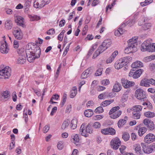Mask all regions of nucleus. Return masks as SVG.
Listing matches in <instances>:
<instances>
[{
  "instance_id": "nucleus-1",
  "label": "nucleus",
  "mask_w": 155,
  "mask_h": 155,
  "mask_svg": "<svg viewBox=\"0 0 155 155\" xmlns=\"http://www.w3.org/2000/svg\"><path fill=\"white\" fill-rule=\"evenodd\" d=\"M26 54L28 61L32 62L35 58L40 56L41 50L40 48L34 43H29L26 50Z\"/></svg>"
},
{
  "instance_id": "nucleus-2",
  "label": "nucleus",
  "mask_w": 155,
  "mask_h": 155,
  "mask_svg": "<svg viewBox=\"0 0 155 155\" xmlns=\"http://www.w3.org/2000/svg\"><path fill=\"white\" fill-rule=\"evenodd\" d=\"M137 38L134 37L128 41V46L124 50L125 53L128 54L131 52L133 53L137 51Z\"/></svg>"
},
{
  "instance_id": "nucleus-3",
  "label": "nucleus",
  "mask_w": 155,
  "mask_h": 155,
  "mask_svg": "<svg viewBox=\"0 0 155 155\" xmlns=\"http://www.w3.org/2000/svg\"><path fill=\"white\" fill-rule=\"evenodd\" d=\"M111 44V42L110 39L105 40L102 43L101 45L99 47L97 50L101 53L110 47Z\"/></svg>"
},
{
  "instance_id": "nucleus-4",
  "label": "nucleus",
  "mask_w": 155,
  "mask_h": 155,
  "mask_svg": "<svg viewBox=\"0 0 155 155\" xmlns=\"http://www.w3.org/2000/svg\"><path fill=\"white\" fill-rule=\"evenodd\" d=\"M50 1V0H35L34 2V6L36 8H42L49 3Z\"/></svg>"
},
{
  "instance_id": "nucleus-5",
  "label": "nucleus",
  "mask_w": 155,
  "mask_h": 155,
  "mask_svg": "<svg viewBox=\"0 0 155 155\" xmlns=\"http://www.w3.org/2000/svg\"><path fill=\"white\" fill-rule=\"evenodd\" d=\"M11 70L8 67H6L0 71V76H4V78H8L11 75Z\"/></svg>"
},
{
  "instance_id": "nucleus-6",
  "label": "nucleus",
  "mask_w": 155,
  "mask_h": 155,
  "mask_svg": "<svg viewBox=\"0 0 155 155\" xmlns=\"http://www.w3.org/2000/svg\"><path fill=\"white\" fill-rule=\"evenodd\" d=\"M135 96L138 99L141 100L146 98L145 92L143 89H138L135 91Z\"/></svg>"
},
{
  "instance_id": "nucleus-7",
  "label": "nucleus",
  "mask_w": 155,
  "mask_h": 155,
  "mask_svg": "<svg viewBox=\"0 0 155 155\" xmlns=\"http://www.w3.org/2000/svg\"><path fill=\"white\" fill-rule=\"evenodd\" d=\"M143 71L141 69H138L136 71L134 70H131L129 74V76L133 77L134 78H137L140 77Z\"/></svg>"
},
{
  "instance_id": "nucleus-8",
  "label": "nucleus",
  "mask_w": 155,
  "mask_h": 155,
  "mask_svg": "<svg viewBox=\"0 0 155 155\" xmlns=\"http://www.w3.org/2000/svg\"><path fill=\"white\" fill-rule=\"evenodd\" d=\"M110 143L112 147L114 149L117 150L121 145V143L119 138L115 137L111 140Z\"/></svg>"
},
{
  "instance_id": "nucleus-9",
  "label": "nucleus",
  "mask_w": 155,
  "mask_h": 155,
  "mask_svg": "<svg viewBox=\"0 0 155 155\" xmlns=\"http://www.w3.org/2000/svg\"><path fill=\"white\" fill-rule=\"evenodd\" d=\"M144 141L147 144L153 143L155 141V136L153 134L149 133L145 137Z\"/></svg>"
},
{
  "instance_id": "nucleus-10",
  "label": "nucleus",
  "mask_w": 155,
  "mask_h": 155,
  "mask_svg": "<svg viewBox=\"0 0 155 155\" xmlns=\"http://www.w3.org/2000/svg\"><path fill=\"white\" fill-rule=\"evenodd\" d=\"M1 46L0 51L2 53L7 54L9 50L7 43L6 41H2L1 42Z\"/></svg>"
},
{
  "instance_id": "nucleus-11",
  "label": "nucleus",
  "mask_w": 155,
  "mask_h": 155,
  "mask_svg": "<svg viewBox=\"0 0 155 155\" xmlns=\"http://www.w3.org/2000/svg\"><path fill=\"white\" fill-rule=\"evenodd\" d=\"M13 34L15 38L17 39L21 40L23 38V33L20 29L14 30L13 31Z\"/></svg>"
},
{
  "instance_id": "nucleus-12",
  "label": "nucleus",
  "mask_w": 155,
  "mask_h": 155,
  "mask_svg": "<svg viewBox=\"0 0 155 155\" xmlns=\"http://www.w3.org/2000/svg\"><path fill=\"white\" fill-rule=\"evenodd\" d=\"M123 86L125 88L131 87L135 84V83L132 81H129L127 79L123 78L121 80Z\"/></svg>"
},
{
  "instance_id": "nucleus-13",
  "label": "nucleus",
  "mask_w": 155,
  "mask_h": 155,
  "mask_svg": "<svg viewBox=\"0 0 155 155\" xmlns=\"http://www.w3.org/2000/svg\"><path fill=\"white\" fill-rule=\"evenodd\" d=\"M143 123L147 126V128L150 130H153L154 129V124L153 122L149 119H145L143 120Z\"/></svg>"
},
{
  "instance_id": "nucleus-14",
  "label": "nucleus",
  "mask_w": 155,
  "mask_h": 155,
  "mask_svg": "<svg viewBox=\"0 0 155 155\" xmlns=\"http://www.w3.org/2000/svg\"><path fill=\"white\" fill-rule=\"evenodd\" d=\"M151 41V40L149 39L143 42L140 47L141 50L142 51H148Z\"/></svg>"
},
{
  "instance_id": "nucleus-15",
  "label": "nucleus",
  "mask_w": 155,
  "mask_h": 155,
  "mask_svg": "<svg viewBox=\"0 0 155 155\" xmlns=\"http://www.w3.org/2000/svg\"><path fill=\"white\" fill-rule=\"evenodd\" d=\"M143 152L146 153H150L152 152L150 145L146 146L144 143H141Z\"/></svg>"
},
{
  "instance_id": "nucleus-16",
  "label": "nucleus",
  "mask_w": 155,
  "mask_h": 155,
  "mask_svg": "<svg viewBox=\"0 0 155 155\" xmlns=\"http://www.w3.org/2000/svg\"><path fill=\"white\" fill-rule=\"evenodd\" d=\"M134 149L136 153L140 155H143V152L141 149L140 145L139 144H135L134 146Z\"/></svg>"
},
{
  "instance_id": "nucleus-17",
  "label": "nucleus",
  "mask_w": 155,
  "mask_h": 155,
  "mask_svg": "<svg viewBox=\"0 0 155 155\" xmlns=\"http://www.w3.org/2000/svg\"><path fill=\"white\" fill-rule=\"evenodd\" d=\"M132 60V58L130 56H127L120 58L119 61H121L124 66L126 65L128 63Z\"/></svg>"
},
{
  "instance_id": "nucleus-18",
  "label": "nucleus",
  "mask_w": 155,
  "mask_h": 155,
  "mask_svg": "<svg viewBox=\"0 0 155 155\" xmlns=\"http://www.w3.org/2000/svg\"><path fill=\"white\" fill-rule=\"evenodd\" d=\"M80 132L81 133V135L85 137H87L88 136V134L86 133H87L86 127H85V124H83L81 126Z\"/></svg>"
},
{
  "instance_id": "nucleus-19",
  "label": "nucleus",
  "mask_w": 155,
  "mask_h": 155,
  "mask_svg": "<svg viewBox=\"0 0 155 155\" xmlns=\"http://www.w3.org/2000/svg\"><path fill=\"white\" fill-rule=\"evenodd\" d=\"M26 61V58L25 55V53H23L21 55H19L18 57L17 60V63L22 64L25 62Z\"/></svg>"
},
{
  "instance_id": "nucleus-20",
  "label": "nucleus",
  "mask_w": 155,
  "mask_h": 155,
  "mask_svg": "<svg viewBox=\"0 0 155 155\" xmlns=\"http://www.w3.org/2000/svg\"><path fill=\"white\" fill-rule=\"evenodd\" d=\"M23 19L24 18L22 17L17 16L15 18V21L17 25L23 27L24 25Z\"/></svg>"
},
{
  "instance_id": "nucleus-21",
  "label": "nucleus",
  "mask_w": 155,
  "mask_h": 155,
  "mask_svg": "<svg viewBox=\"0 0 155 155\" xmlns=\"http://www.w3.org/2000/svg\"><path fill=\"white\" fill-rule=\"evenodd\" d=\"M2 96L3 97L2 99L5 101H7L10 98V93L9 91L7 90L2 93Z\"/></svg>"
},
{
  "instance_id": "nucleus-22",
  "label": "nucleus",
  "mask_w": 155,
  "mask_h": 155,
  "mask_svg": "<svg viewBox=\"0 0 155 155\" xmlns=\"http://www.w3.org/2000/svg\"><path fill=\"white\" fill-rule=\"evenodd\" d=\"M143 66V63L139 61H137L131 65V67L133 68H137L142 67Z\"/></svg>"
},
{
  "instance_id": "nucleus-23",
  "label": "nucleus",
  "mask_w": 155,
  "mask_h": 155,
  "mask_svg": "<svg viewBox=\"0 0 155 155\" xmlns=\"http://www.w3.org/2000/svg\"><path fill=\"white\" fill-rule=\"evenodd\" d=\"M121 86L120 84L116 82L113 86V90L114 92H118L121 90Z\"/></svg>"
},
{
  "instance_id": "nucleus-24",
  "label": "nucleus",
  "mask_w": 155,
  "mask_h": 155,
  "mask_svg": "<svg viewBox=\"0 0 155 155\" xmlns=\"http://www.w3.org/2000/svg\"><path fill=\"white\" fill-rule=\"evenodd\" d=\"M122 112L121 110L117 111L116 113H114L111 114H109L110 115V117L113 119H116L121 114Z\"/></svg>"
},
{
  "instance_id": "nucleus-25",
  "label": "nucleus",
  "mask_w": 155,
  "mask_h": 155,
  "mask_svg": "<svg viewBox=\"0 0 155 155\" xmlns=\"http://www.w3.org/2000/svg\"><path fill=\"white\" fill-rule=\"evenodd\" d=\"M78 120L76 118L73 119L71 121L70 126L72 129H75L77 127Z\"/></svg>"
},
{
  "instance_id": "nucleus-26",
  "label": "nucleus",
  "mask_w": 155,
  "mask_h": 155,
  "mask_svg": "<svg viewBox=\"0 0 155 155\" xmlns=\"http://www.w3.org/2000/svg\"><path fill=\"white\" fill-rule=\"evenodd\" d=\"M124 65L120 61L119 59L116 61L114 64V67L115 68L117 69H119L122 68Z\"/></svg>"
},
{
  "instance_id": "nucleus-27",
  "label": "nucleus",
  "mask_w": 155,
  "mask_h": 155,
  "mask_svg": "<svg viewBox=\"0 0 155 155\" xmlns=\"http://www.w3.org/2000/svg\"><path fill=\"white\" fill-rule=\"evenodd\" d=\"M140 85L141 86L148 87L150 86L149 84L148 79H144L142 80L140 82Z\"/></svg>"
},
{
  "instance_id": "nucleus-28",
  "label": "nucleus",
  "mask_w": 155,
  "mask_h": 155,
  "mask_svg": "<svg viewBox=\"0 0 155 155\" xmlns=\"http://www.w3.org/2000/svg\"><path fill=\"white\" fill-rule=\"evenodd\" d=\"M114 101V100H113L110 99L106 100L104 102H102L101 105L102 106L105 107L110 105Z\"/></svg>"
},
{
  "instance_id": "nucleus-29",
  "label": "nucleus",
  "mask_w": 155,
  "mask_h": 155,
  "mask_svg": "<svg viewBox=\"0 0 155 155\" xmlns=\"http://www.w3.org/2000/svg\"><path fill=\"white\" fill-rule=\"evenodd\" d=\"M12 26V21L10 20H7L5 23V27L8 30L11 29Z\"/></svg>"
},
{
  "instance_id": "nucleus-30",
  "label": "nucleus",
  "mask_w": 155,
  "mask_h": 155,
  "mask_svg": "<svg viewBox=\"0 0 155 155\" xmlns=\"http://www.w3.org/2000/svg\"><path fill=\"white\" fill-rule=\"evenodd\" d=\"M146 128L144 127L140 128L138 131L139 135L140 137L142 136L146 132Z\"/></svg>"
},
{
  "instance_id": "nucleus-31",
  "label": "nucleus",
  "mask_w": 155,
  "mask_h": 155,
  "mask_svg": "<svg viewBox=\"0 0 155 155\" xmlns=\"http://www.w3.org/2000/svg\"><path fill=\"white\" fill-rule=\"evenodd\" d=\"M84 115L87 117H90L93 114V111L91 109H88L86 110L84 112Z\"/></svg>"
},
{
  "instance_id": "nucleus-32",
  "label": "nucleus",
  "mask_w": 155,
  "mask_h": 155,
  "mask_svg": "<svg viewBox=\"0 0 155 155\" xmlns=\"http://www.w3.org/2000/svg\"><path fill=\"white\" fill-rule=\"evenodd\" d=\"M154 59H155V55H151L145 57L143 59V61L145 62H147Z\"/></svg>"
},
{
  "instance_id": "nucleus-33",
  "label": "nucleus",
  "mask_w": 155,
  "mask_h": 155,
  "mask_svg": "<svg viewBox=\"0 0 155 155\" xmlns=\"http://www.w3.org/2000/svg\"><path fill=\"white\" fill-rule=\"evenodd\" d=\"M71 140L72 142L75 144L78 142L79 141V138L78 135L76 134L72 136Z\"/></svg>"
},
{
  "instance_id": "nucleus-34",
  "label": "nucleus",
  "mask_w": 155,
  "mask_h": 155,
  "mask_svg": "<svg viewBox=\"0 0 155 155\" xmlns=\"http://www.w3.org/2000/svg\"><path fill=\"white\" fill-rule=\"evenodd\" d=\"M132 114V117L133 118L136 119H139L140 118L141 116L140 112H136L135 111H133Z\"/></svg>"
},
{
  "instance_id": "nucleus-35",
  "label": "nucleus",
  "mask_w": 155,
  "mask_h": 155,
  "mask_svg": "<svg viewBox=\"0 0 155 155\" xmlns=\"http://www.w3.org/2000/svg\"><path fill=\"white\" fill-rule=\"evenodd\" d=\"M145 116L147 117L152 118L155 116V114L153 112L147 111L144 113Z\"/></svg>"
},
{
  "instance_id": "nucleus-36",
  "label": "nucleus",
  "mask_w": 155,
  "mask_h": 155,
  "mask_svg": "<svg viewBox=\"0 0 155 155\" xmlns=\"http://www.w3.org/2000/svg\"><path fill=\"white\" fill-rule=\"evenodd\" d=\"M148 51L149 52H153L155 51V43H152L150 41V45Z\"/></svg>"
},
{
  "instance_id": "nucleus-37",
  "label": "nucleus",
  "mask_w": 155,
  "mask_h": 155,
  "mask_svg": "<svg viewBox=\"0 0 155 155\" xmlns=\"http://www.w3.org/2000/svg\"><path fill=\"white\" fill-rule=\"evenodd\" d=\"M133 111H135L136 112H140L142 109V107L140 105H135L133 108Z\"/></svg>"
},
{
  "instance_id": "nucleus-38",
  "label": "nucleus",
  "mask_w": 155,
  "mask_h": 155,
  "mask_svg": "<svg viewBox=\"0 0 155 155\" xmlns=\"http://www.w3.org/2000/svg\"><path fill=\"white\" fill-rule=\"evenodd\" d=\"M151 26L152 25L150 23H145L142 26V29L144 30H148L150 29Z\"/></svg>"
},
{
  "instance_id": "nucleus-39",
  "label": "nucleus",
  "mask_w": 155,
  "mask_h": 155,
  "mask_svg": "<svg viewBox=\"0 0 155 155\" xmlns=\"http://www.w3.org/2000/svg\"><path fill=\"white\" fill-rule=\"evenodd\" d=\"M120 107L118 106H117L112 108L110 110L109 113V114H111L114 113H116L117 112V111L119 110Z\"/></svg>"
},
{
  "instance_id": "nucleus-40",
  "label": "nucleus",
  "mask_w": 155,
  "mask_h": 155,
  "mask_svg": "<svg viewBox=\"0 0 155 155\" xmlns=\"http://www.w3.org/2000/svg\"><path fill=\"white\" fill-rule=\"evenodd\" d=\"M130 137L129 134L127 132L124 133L122 136V138L125 141H127L129 140Z\"/></svg>"
},
{
  "instance_id": "nucleus-41",
  "label": "nucleus",
  "mask_w": 155,
  "mask_h": 155,
  "mask_svg": "<svg viewBox=\"0 0 155 155\" xmlns=\"http://www.w3.org/2000/svg\"><path fill=\"white\" fill-rule=\"evenodd\" d=\"M69 123L70 122L68 120H64L61 126V129L62 130H64L68 126Z\"/></svg>"
},
{
  "instance_id": "nucleus-42",
  "label": "nucleus",
  "mask_w": 155,
  "mask_h": 155,
  "mask_svg": "<svg viewBox=\"0 0 155 155\" xmlns=\"http://www.w3.org/2000/svg\"><path fill=\"white\" fill-rule=\"evenodd\" d=\"M126 123V120L122 119H120L117 123V124L119 127H121L122 126L125 124Z\"/></svg>"
},
{
  "instance_id": "nucleus-43",
  "label": "nucleus",
  "mask_w": 155,
  "mask_h": 155,
  "mask_svg": "<svg viewBox=\"0 0 155 155\" xmlns=\"http://www.w3.org/2000/svg\"><path fill=\"white\" fill-rule=\"evenodd\" d=\"M11 139H12V147H11L12 146L11 144L10 145V148L9 149L10 150L12 149L14 147L15 145V142H14V140H15V136L14 134H12L11 135Z\"/></svg>"
},
{
  "instance_id": "nucleus-44",
  "label": "nucleus",
  "mask_w": 155,
  "mask_h": 155,
  "mask_svg": "<svg viewBox=\"0 0 155 155\" xmlns=\"http://www.w3.org/2000/svg\"><path fill=\"white\" fill-rule=\"evenodd\" d=\"M108 134L111 135H114L116 133V130L112 127H108Z\"/></svg>"
},
{
  "instance_id": "nucleus-45",
  "label": "nucleus",
  "mask_w": 155,
  "mask_h": 155,
  "mask_svg": "<svg viewBox=\"0 0 155 155\" xmlns=\"http://www.w3.org/2000/svg\"><path fill=\"white\" fill-rule=\"evenodd\" d=\"M29 17L31 21H37L40 19L39 17L37 16L36 15H29Z\"/></svg>"
},
{
  "instance_id": "nucleus-46",
  "label": "nucleus",
  "mask_w": 155,
  "mask_h": 155,
  "mask_svg": "<svg viewBox=\"0 0 155 155\" xmlns=\"http://www.w3.org/2000/svg\"><path fill=\"white\" fill-rule=\"evenodd\" d=\"M153 2V0H145L144 2H141L140 5L142 6H144L149 4Z\"/></svg>"
},
{
  "instance_id": "nucleus-47",
  "label": "nucleus",
  "mask_w": 155,
  "mask_h": 155,
  "mask_svg": "<svg viewBox=\"0 0 155 155\" xmlns=\"http://www.w3.org/2000/svg\"><path fill=\"white\" fill-rule=\"evenodd\" d=\"M117 2V0H114L113 2L110 5H108L106 8V12H107L108 9H111L112 7H113L114 5L116 4V2Z\"/></svg>"
},
{
  "instance_id": "nucleus-48",
  "label": "nucleus",
  "mask_w": 155,
  "mask_h": 155,
  "mask_svg": "<svg viewBox=\"0 0 155 155\" xmlns=\"http://www.w3.org/2000/svg\"><path fill=\"white\" fill-rule=\"evenodd\" d=\"M104 109L101 106L97 108L95 110L94 112L98 114H100L104 112Z\"/></svg>"
},
{
  "instance_id": "nucleus-49",
  "label": "nucleus",
  "mask_w": 155,
  "mask_h": 155,
  "mask_svg": "<svg viewBox=\"0 0 155 155\" xmlns=\"http://www.w3.org/2000/svg\"><path fill=\"white\" fill-rule=\"evenodd\" d=\"M87 129V133L91 134L93 133V130L91 127V125L90 124H88L86 126Z\"/></svg>"
},
{
  "instance_id": "nucleus-50",
  "label": "nucleus",
  "mask_w": 155,
  "mask_h": 155,
  "mask_svg": "<svg viewBox=\"0 0 155 155\" xmlns=\"http://www.w3.org/2000/svg\"><path fill=\"white\" fill-rule=\"evenodd\" d=\"M107 92L103 93L99 95L98 98L101 99L105 98L107 96Z\"/></svg>"
},
{
  "instance_id": "nucleus-51",
  "label": "nucleus",
  "mask_w": 155,
  "mask_h": 155,
  "mask_svg": "<svg viewBox=\"0 0 155 155\" xmlns=\"http://www.w3.org/2000/svg\"><path fill=\"white\" fill-rule=\"evenodd\" d=\"M65 32V31L64 30H63L58 36V39L61 41H62L63 40L64 34Z\"/></svg>"
},
{
  "instance_id": "nucleus-52",
  "label": "nucleus",
  "mask_w": 155,
  "mask_h": 155,
  "mask_svg": "<svg viewBox=\"0 0 155 155\" xmlns=\"http://www.w3.org/2000/svg\"><path fill=\"white\" fill-rule=\"evenodd\" d=\"M103 68H99L96 71L95 73V75L98 76L101 75L102 73Z\"/></svg>"
},
{
  "instance_id": "nucleus-53",
  "label": "nucleus",
  "mask_w": 155,
  "mask_h": 155,
  "mask_svg": "<svg viewBox=\"0 0 155 155\" xmlns=\"http://www.w3.org/2000/svg\"><path fill=\"white\" fill-rule=\"evenodd\" d=\"M128 97V96L127 95V94H124L122 96L120 100L123 103L125 102L127 100Z\"/></svg>"
},
{
  "instance_id": "nucleus-54",
  "label": "nucleus",
  "mask_w": 155,
  "mask_h": 155,
  "mask_svg": "<svg viewBox=\"0 0 155 155\" xmlns=\"http://www.w3.org/2000/svg\"><path fill=\"white\" fill-rule=\"evenodd\" d=\"M103 117V116L101 115L94 116L93 117V119L94 120H100Z\"/></svg>"
},
{
  "instance_id": "nucleus-55",
  "label": "nucleus",
  "mask_w": 155,
  "mask_h": 155,
  "mask_svg": "<svg viewBox=\"0 0 155 155\" xmlns=\"http://www.w3.org/2000/svg\"><path fill=\"white\" fill-rule=\"evenodd\" d=\"M101 126V124L99 122H95L93 125V127L96 129L100 128Z\"/></svg>"
},
{
  "instance_id": "nucleus-56",
  "label": "nucleus",
  "mask_w": 155,
  "mask_h": 155,
  "mask_svg": "<svg viewBox=\"0 0 155 155\" xmlns=\"http://www.w3.org/2000/svg\"><path fill=\"white\" fill-rule=\"evenodd\" d=\"M57 147L59 150H61L64 147L62 142L60 141L58 142L57 144Z\"/></svg>"
},
{
  "instance_id": "nucleus-57",
  "label": "nucleus",
  "mask_w": 155,
  "mask_h": 155,
  "mask_svg": "<svg viewBox=\"0 0 155 155\" xmlns=\"http://www.w3.org/2000/svg\"><path fill=\"white\" fill-rule=\"evenodd\" d=\"M110 83L109 80L107 79H104L101 81V84L103 85H107Z\"/></svg>"
},
{
  "instance_id": "nucleus-58",
  "label": "nucleus",
  "mask_w": 155,
  "mask_h": 155,
  "mask_svg": "<svg viewBox=\"0 0 155 155\" xmlns=\"http://www.w3.org/2000/svg\"><path fill=\"white\" fill-rule=\"evenodd\" d=\"M46 33L49 35H54L55 33V30L54 28H51L47 31Z\"/></svg>"
},
{
  "instance_id": "nucleus-59",
  "label": "nucleus",
  "mask_w": 155,
  "mask_h": 155,
  "mask_svg": "<svg viewBox=\"0 0 155 155\" xmlns=\"http://www.w3.org/2000/svg\"><path fill=\"white\" fill-rule=\"evenodd\" d=\"M95 46H93L89 50L88 54H87V55L88 56H90L91 55V54H92L93 51H94V50L95 48Z\"/></svg>"
},
{
  "instance_id": "nucleus-60",
  "label": "nucleus",
  "mask_w": 155,
  "mask_h": 155,
  "mask_svg": "<svg viewBox=\"0 0 155 155\" xmlns=\"http://www.w3.org/2000/svg\"><path fill=\"white\" fill-rule=\"evenodd\" d=\"M67 94L66 93H64L63 94V100L62 101V106L64 105L67 99Z\"/></svg>"
},
{
  "instance_id": "nucleus-61",
  "label": "nucleus",
  "mask_w": 155,
  "mask_h": 155,
  "mask_svg": "<svg viewBox=\"0 0 155 155\" xmlns=\"http://www.w3.org/2000/svg\"><path fill=\"white\" fill-rule=\"evenodd\" d=\"M77 94V92L71 90L70 92V97L71 98H74Z\"/></svg>"
},
{
  "instance_id": "nucleus-62",
  "label": "nucleus",
  "mask_w": 155,
  "mask_h": 155,
  "mask_svg": "<svg viewBox=\"0 0 155 155\" xmlns=\"http://www.w3.org/2000/svg\"><path fill=\"white\" fill-rule=\"evenodd\" d=\"M108 128H104L101 130V132L104 135H107L108 134Z\"/></svg>"
},
{
  "instance_id": "nucleus-63",
  "label": "nucleus",
  "mask_w": 155,
  "mask_h": 155,
  "mask_svg": "<svg viewBox=\"0 0 155 155\" xmlns=\"http://www.w3.org/2000/svg\"><path fill=\"white\" fill-rule=\"evenodd\" d=\"M101 53L99 51V50H97L93 54L92 58H95L97 57Z\"/></svg>"
},
{
  "instance_id": "nucleus-64",
  "label": "nucleus",
  "mask_w": 155,
  "mask_h": 155,
  "mask_svg": "<svg viewBox=\"0 0 155 155\" xmlns=\"http://www.w3.org/2000/svg\"><path fill=\"white\" fill-rule=\"evenodd\" d=\"M31 3V0H28L26 2L24 5V6L26 7V9L28 8V7L29 6Z\"/></svg>"
}]
</instances>
